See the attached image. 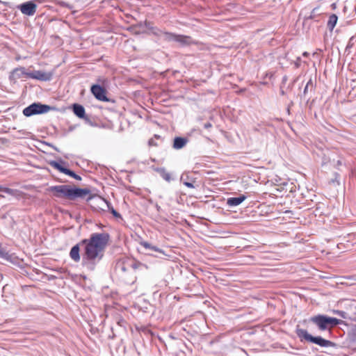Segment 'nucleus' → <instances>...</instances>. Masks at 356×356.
<instances>
[{
	"instance_id": "nucleus-1",
	"label": "nucleus",
	"mask_w": 356,
	"mask_h": 356,
	"mask_svg": "<svg viewBox=\"0 0 356 356\" xmlns=\"http://www.w3.org/2000/svg\"><path fill=\"white\" fill-rule=\"evenodd\" d=\"M110 236L106 232L93 233L88 239H83L74 245L70 252V258L75 262L82 260V265L92 271L104 255Z\"/></svg>"
},
{
	"instance_id": "nucleus-2",
	"label": "nucleus",
	"mask_w": 356,
	"mask_h": 356,
	"mask_svg": "<svg viewBox=\"0 0 356 356\" xmlns=\"http://www.w3.org/2000/svg\"><path fill=\"white\" fill-rule=\"evenodd\" d=\"M48 191L56 197L70 200L83 197L90 193V191L86 188H72L69 185L52 186L48 188Z\"/></svg>"
},
{
	"instance_id": "nucleus-3",
	"label": "nucleus",
	"mask_w": 356,
	"mask_h": 356,
	"mask_svg": "<svg viewBox=\"0 0 356 356\" xmlns=\"http://www.w3.org/2000/svg\"><path fill=\"white\" fill-rule=\"evenodd\" d=\"M145 26L149 29L152 30V33L163 39V40L168 42H176L179 43L181 46H186L191 44L193 41L191 37L183 35H177L172 33L164 32L160 29L150 27L149 22H145Z\"/></svg>"
},
{
	"instance_id": "nucleus-4",
	"label": "nucleus",
	"mask_w": 356,
	"mask_h": 356,
	"mask_svg": "<svg viewBox=\"0 0 356 356\" xmlns=\"http://www.w3.org/2000/svg\"><path fill=\"white\" fill-rule=\"evenodd\" d=\"M296 332L300 341H306L317 344L321 347H333L335 346L332 341L325 339L321 337H313L306 330L297 327Z\"/></svg>"
},
{
	"instance_id": "nucleus-5",
	"label": "nucleus",
	"mask_w": 356,
	"mask_h": 356,
	"mask_svg": "<svg viewBox=\"0 0 356 356\" xmlns=\"http://www.w3.org/2000/svg\"><path fill=\"white\" fill-rule=\"evenodd\" d=\"M310 321L317 325L320 330H326L341 324L343 321L334 317L325 315H317L312 316Z\"/></svg>"
},
{
	"instance_id": "nucleus-6",
	"label": "nucleus",
	"mask_w": 356,
	"mask_h": 356,
	"mask_svg": "<svg viewBox=\"0 0 356 356\" xmlns=\"http://www.w3.org/2000/svg\"><path fill=\"white\" fill-rule=\"evenodd\" d=\"M50 106L40 103H33L23 110L25 116L30 117L36 114H42L48 112Z\"/></svg>"
},
{
	"instance_id": "nucleus-7",
	"label": "nucleus",
	"mask_w": 356,
	"mask_h": 356,
	"mask_svg": "<svg viewBox=\"0 0 356 356\" xmlns=\"http://www.w3.org/2000/svg\"><path fill=\"white\" fill-rule=\"evenodd\" d=\"M65 163H66L61 159L59 161H51L49 162V165L52 168L58 170L59 172H63L71 177H73L74 179H75L76 180H81V177L79 175H76L74 172L72 171L70 169L65 168L64 166H63L61 165V164H65Z\"/></svg>"
},
{
	"instance_id": "nucleus-8",
	"label": "nucleus",
	"mask_w": 356,
	"mask_h": 356,
	"mask_svg": "<svg viewBox=\"0 0 356 356\" xmlns=\"http://www.w3.org/2000/svg\"><path fill=\"white\" fill-rule=\"evenodd\" d=\"M17 8L22 14L33 16L36 12L37 5L35 3V1H29L19 5Z\"/></svg>"
},
{
	"instance_id": "nucleus-9",
	"label": "nucleus",
	"mask_w": 356,
	"mask_h": 356,
	"mask_svg": "<svg viewBox=\"0 0 356 356\" xmlns=\"http://www.w3.org/2000/svg\"><path fill=\"white\" fill-rule=\"evenodd\" d=\"M52 72H46L41 70L29 71L28 78L42 81H50L52 78Z\"/></svg>"
},
{
	"instance_id": "nucleus-10",
	"label": "nucleus",
	"mask_w": 356,
	"mask_h": 356,
	"mask_svg": "<svg viewBox=\"0 0 356 356\" xmlns=\"http://www.w3.org/2000/svg\"><path fill=\"white\" fill-rule=\"evenodd\" d=\"M91 92L98 100L106 102L109 101L106 95L105 89L99 85H93L91 87Z\"/></svg>"
},
{
	"instance_id": "nucleus-11",
	"label": "nucleus",
	"mask_w": 356,
	"mask_h": 356,
	"mask_svg": "<svg viewBox=\"0 0 356 356\" xmlns=\"http://www.w3.org/2000/svg\"><path fill=\"white\" fill-rule=\"evenodd\" d=\"M29 73V71L24 67H17L12 71L10 78L12 80H17L23 77L28 78Z\"/></svg>"
},
{
	"instance_id": "nucleus-12",
	"label": "nucleus",
	"mask_w": 356,
	"mask_h": 356,
	"mask_svg": "<svg viewBox=\"0 0 356 356\" xmlns=\"http://www.w3.org/2000/svg\"><path fill=\"white\" fill-rule=\"evenodd\" d=\"M246 199V196L241 195L238 197H229L227 200V204L229 207H236L241 204Z\"/></svg>"
},
{
	"instance_id": "nucleus-13",
	"label": "nucleus",
	"mask_w": 356,
	"mask_h": 356,
	"mask_svg": "<svg viewBox=\"0 0 356 356\" xmlns=\"http://www.w3.org/2000/svg\"><path fill=\"white\" fill-rule=\"evenodd\" d=\"M188 143V139L183 137H175L173 141V148L180 149L183 148Z\"/></svg>"
},
{
	"instance_id": "nucleus-14",
	"label": "nucleus",
	"mask_w": 356,
	"mask_h": 356,
	"mask_svg": "<svg viewBox=\"0 0 356 356\" xmlns=\"http://www.w3.org/2000/svg\"><path fill=\"white\" fill-rule=\"evenodd\" d=\"M72 110L74 113L79 118L83 119L85 118V108L83 106L74 104L72 106Z\"/></svg>"
},
{
	"instance_id": "nucleus-15",
	"label": "nucleus",
	"mask_w": 356,
	"mask_h": 356,
	"mask_svg": "<svg viewBox=\"0 0 356 356\" xmlns=\"http://www.w3.org/2000/svg\"><path fill=\"white\" fill-rule=\"evenodd\" d=\"M0 192L5 193L12 196L18 197L20 195L21 192L17 189H13L10 188L5 187L3 186L0 185Z\"/></svg>"
},
{
	"instance_id": "nucleus-16",
	"label": "nucleus",
	"mask_w": 356,
	"mask_h": 356,
	"mask_svg": "<svg viewBox=\"0 0 356 356\" xmlns=\"http://www.w3.org/2000/svg\"><path fill=\"white\" fill-rule=\"evenodd\" d=\"M156 171L160 175V176L165 179L166 181L170 182L172 180L171 175L167 172L164 168H158Z\"/></svg>"
},
{
	"instance_id": "nucleus-17",
	"label": "nucleus",
	"mask_w": 356,
	"mask_h": 356,
	"mask_svg": "<svg viewBox=\"0 0 356 356\" xmlns=\"http://www.w3.org/2000/svg\"><path fill=\"white\" fill-rule=\"evenodd\" d=\"M338 20V17L335 14H332L329 17V19L327 24V26L330 31H332L334 26H336Z\"/></svg>"
},
{
	"instance_id": "nucleus-18",
	"label": "nucleus",
	"mask_w": 356,
	"mask_h": 356,
	"mask_svg": "<svg viewBox=\"0 0 356 356\" xmlns=\"http://www.w3.org/2000/svg\"><path fill=\"white\" fill-rule=\"evenodd\" d=\"M141 245L146 249H149L155 252L164 254V252L161 249L157 248L156 246L152 245L147 242H143L141 243Z\"/></svg>"
},
{
	"instance_id": "nucleus-19",
	"label": "nucleus",
	"mask_w": 356,
	"mask_h": 356,
	"mask_svg": "<svg viewBox=\"0 0 356 356\" xmlns=\"http://www.w3.org/2000/svg\"><path fill=\"white\" fill-rule=\"evenodd\" d=\"M106 205H107V207H108V211L115 217V218H121V215L112 207V205L111 204V203H109L108 202H105Z\"/></svg>"
},
{
	"instance_id": "nucleus-20",
	"label": "nucleus",
	"mask_w": 356,
	"mask_h": 356,
	"mask_svg": "<svg viewBox=\"0 0 356 356\" xmlns=\"http://www.w3.org/2000/svg\"><path fill=\"white\" fill-rule=\"evenodd\" d=\"M314 89V83L312 81V80L310 79L308 82L307 83L305 88H304V91H303V94L304 95H305L309 90L312 91V90Z\"/></svg>"
},
{
	"instance_id": "nucleus-21",
	"label": "nucleus",
	"mask_w": 356,
	"mask_h": 356,
	"mask_svg": "<svg viewBox=\"0 0 356 356\" xmlns=\"http://www.w3.org/2000/svg\"><path fill=\"white\" fill-rule=\"evenodd\" d=\"M0 257L6 260H8L10 256L3 249L0 248Z\"/></svg>"
},
{
	"instance_id": "nucleus-22",
	"label": "nucleus",
	"mask_w": 356,
	"mask_h": 356,
	"mask_svg": "<svg viewBox=\"0 0 356 356\" xmlns=\"http://www.w3.org/2000/svg\"><path fill=\"white\" fill-rule=\"evenodd\" d=\"M334 314L339 315L340 317L343 318H346V313L343 311H341V310H334L333 312Z\"/></svg>"
},
{
	"instance_id": "nucleus-23",
	"label": "nucleus",
	"mask_w": 356,
	"mask_h": 356,
	"mask_svg": "<svg viewBox=\"0 0 356 356\" xmlns=\"http://www.w3.org/2000/svg\"><path fill=\"white\" fill-rule=\"evenodd\" d=\"M184 184L186 186H187V187H188V188H195L194 185H193L192 183H191V182L184 181Z\"/></svg>"
},
{
	"instance_id": "nucleus-24",
	"label": "nucleus",
	"mask_w": 356,
	"mask_h": 356,
	"mask_svg": "<svg viewBox=\"0 0 356 356\" xmlns=\"http://www.w3.org/2000/svg\"><path fill=\"white\" fill-rule=\"evenodd\" d=\"M211 127H212V124L210 122H207L204 124V127L205 129H209V128H211Z\"/></svg>"
},
{
	"instance_id": "nucleus-25",
	"label": "nucleus",
	"mask_w": 356,
	"mask_h": 356,
	"mask_svg": "<svg viewBox=\"0 0 356 356\" xmlns=\"http://www.w3.org/2000/svg\"><path fill=\"white\" fill-rule=\"evenodd\" d=\"M60 4L62 6H65V7H70V6H69V5H68L67 3H65V2H61Z\"/></svg>"
},
{
	"instance_id": "nucleus-26",
	"label": "nucleus",
	"mask_w": 356,
	"mask_h": 356,
	"mask_svg": "<svg viewBox=\"0 0 356 356\" xmlns=\"http://www.w3.org/2000/svg\"><path fill=\"white\" fill-rule=\"evenodd\" d=\"M155 207H156V210H157L158 211H160V210H161V207H160L158 204H155Z\"/></svg>"
},
{
	"instance_id": "nucleus-27",
	"label": "nucleus",
	"mask_w": 356,
	"mask_h": 356,
	"mask_svg": "<svg viewBox=\"0 0 356 356\" xmlns=\"http://www.w3.org/2000/svg\"><path fill=\"white\" fill-rule=\"evenodd\" d=\"M353 334L354 337L356 339V327L353 330Z\"/></svg>"
},
{
	"instance_id": "nucleus-28",
	"label": "nucleus",
	"mask_w": 356,
	"mask_h": 356,
	"mask_svg": "<svg viewBox=\"0 0 356 356\" xmlns=\"http://www.w3.org/2000/svg\"><path fill=\"white\" fill-rule=\"evenodd\" d=\"M119 267L120 268L122 271H125L126 269L124 265H120Z\"/></svg>"
},
{
	"instance_id": "nucleus-29",
	"label": "nucleus",
	"mask_w": 356,
	"mask_h": 356,
	"mask_svg": "<svg viewBox=\"0 0 356 356\" xmlns=\"http://www.w3.org/2000/svg\"><path fill=\"white\" fill-rule=\"evenodd\" d=\"M149 144L150 145H155L154 143V140L152 139L149 140Z\"/></svg>"
},
{
	"instance_id": "nucleus-30",
	"label": "nucleus",
	"mask_w": 356,
	"mask_h": 356,
	"mask_svg": "<svg viewBox=\"0 0 356 356\" xmlns=\"http://www.w3.org/2000/svg\"><path fill=\"white\" fill-rule=\"evenodd\" d=\"M302 55H303V56L307 57V56H308L309 53H307V51H305V52H304V53L302 54Z\"/></svg>"
},
{
	"instance_id": "nucleus-31",
	"label": "nucleus",
	"mask_w": 356,
	"mask_h": 356,
	"mask_svg": "<svg viewBox=\"0 0 356 356\" xmlns=\"http://www.w3.org/2000/svg\"><path fill=\"white\" fill-rule=\"evenodd\" d=\"M0 197H5V196L3 195H2V194H0Z\"/></svg>"
},
{
	"instance_id": "nucleus-32",
	"label": "nucleus",
	"mask_w": 356,
	"mask_h": 356,
	"mask_svg": "<svg viewBox=\"0 0 356 356\" xmlns=\"http://www.w3.org/2000/svg\"><path fill=\"white\" fill-rule=\"evenodd\" d=\"M36 1H39V2H42V1H40V0H36Z\"/></svg>"
}]
</instances>
